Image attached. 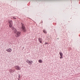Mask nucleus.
I'll list each match as a JSON object with an SVG mask.
<instances>
[{
  "label": "nucleus",
  "mask_w": 80,
  "mask_h": 80,
  "mask_svg": "<svg viewBox=\"0 0 80 80\" xmlns=\"http://www.w3.org/2000/svg\"><path fill=\"white\" fill-rule=\"evenodd\" d=\"M44 44H45V45H46V44H48V43H47V42H45Z\"/></svg>",
  "instance_id": "ddd939ff"
},
{
  "label": "nucleus",
  "mask_w": 80,
  "mask_h": 80,
  "mask_svg": "<svg viewBox=\"0 0 80 80\" xmlns=\"http://www.w3.org/2000/svg\"><path fill=\"white\" fill-rule=\"evenodd\" d=\"M38 62L39 63H42L43 62V61L42 59L38 60Z\"/></svg>",
  "instance_id": "6e6552de"
},
{
  "label": "nucleus",
  "mask_w": 80,
  "mask_h": 80,
  "mask_svg": "<svg viewBox=\"0 0 80 80\" xmlns=\"http://www.w3.org/2000/svg\"><path fill=\"white\" fill-rule=\"evenodd\" d=\"M6 50L8 52H9V53H10L12 51V49L11 48L8 49Z\"/></svg>",
  "instance_id": "423d86ee"
},
{
  "label": "nucleus",
  "mask_w": 80,
  "mask_h": 80,
  "mask_svg": "<svg viewBox=\"0 0 80 80\" xmlns=\"http://www.w3.org/2000/svg\"><path fill=\"white\" fill-rule=\"evenodd\" d=\"M59 54L60 56H61V57H62V56H63V54H62V52H59Z\"/></svg>",
  "instance_id": "1a4fd4ad"
},
{
  "label": "nucleus",
  "mask_w": 80,
  "mask_h": 80,
  "mask_svg": "<svg viewBox=\"0 0 80 80\" xmlns=\"http://www.w3.org/2000/svg\"><path fill=\"white\" fill-rule=\"evenodd\" d=\"M63 58V57H62V56H61V57H60V58Z\"/></svg>",
  "instance_id": "4468645a"
},
{
  "label": "nucleus",
  "mask_w": 80,
  "mask_h": 80,
  "mask_svg": "<svg viewBox=\"0 0 80 80\" xmlns=\"http://www.w3.org/2000/svg\"><path fill=\"white\" fill-rule=\"evenodd\" d=\"M43 32H44V33H47V32H46L45 30H43Z\"/></svg>",
  "instance_id": "9b49d317"
},
{
  "label": "nucleus",
  "mask_w": 80,
  "mask_h": 80,
  "mask_svg": "<svg viewBox=\"0 0 80 80\" xmlns=\"http://www.w3.org/2000/svg\"><path fill=\"white\" fill-rule=\"evenodd\" d=\"M38 41L40 43H42V39L41 38H38Z\"/></svg>",
  "instance_id": "0eeeda50"
},
{
  "label": "nucleus",
  "mask_w": 80,
  "mask_h": 80,
  "mask_svg": "<svg viewBox=\"0 0 80 80\" xmlns=\"http://www.w3.org/2000/svg\"><path fill=\"white\" fill-rule=\"evenodd\" d=\"M18 77H19V78H20L21 77V76H20V75H19Z\"/></svg>",
  "instance_id": "f8f14e48"
},
{
  "label": "nucleus",
  "mask_w": 80,
  "mask_h": 80,
  "mask_svg": "<svg viewBox=\"0 0 80 80\" xmlns=\"http://www.w3.org/2000/svg\"><path fill=\"white\" fill-rule=\"evenodd\" d=\"M8 22L9 23V27H10V28H11V27H12L13 25V22H12V21L9 20L8 21Z\"/></svg>",
  "instance_id": "7ed1b4c3"
},
{
  "label": "nucleus",
  "mask_w": 80,
  "mask_h": 80,
  "mask_svg": "<svg viewBox=\"0 0 80 80\" xmlns=\"http://www.w3.org/2000/svg\"><path fill=\"white\" fill-rule=\"evenodd\" d=\"M11 28L13 29L15 33V36L16 37H18L20 36L21 35V32L20 31H17V30L14 27H12Z\"/></svg>",
  "instance_id": "f257e3e1"
},
{
  "label": "nucleus",
  "mask_w": 80,
  "mask_h": 80,
  "mask_svg": "<svg viewBox=\"0 0 80 80\" xmlns=\"http://www.w3.org/2000/svg\"><path fill=\"white\" fill-rule=\"evenodd\" d=\"M21 30L23 32H26V31H27L26 30V29H25V26H24V25L22 23L21 24Z\"/></svg>",
  "instance_id": "f03ea898"
},
{
  "label": "nucleus",
  "mask_w": 80,
  "mask_h": 80,
  "mask_svg": "<svg viewBox=\"0 0 80 80\" xmlns=\"http://www.w3.org/2000/svg\"><path fill=\"white\" fill-rule=\"evenodd\" d=\"M27 63H28V64L30 65H31L32 64V63H33V61H30L28 60H27Z\"/></svg>",
  "instance_id": "20e7f679"
},
{
  "label": "nucleus",
  "mask_w": 80,
  "mask_h": 80,
  "mask_svg": "<svg viewBox=\"0 0 80 80\" xmlns=\"http://www.w3.org/2000/svg\"><path fill=\"white\" fill-rule=\"evenodd\" d=\"M9 72H10V73H12V72H12V71H13V70H12V69H10L9 70Z\"/></svg>",
  "instance_id": "9d476101"
},
{
  "label": "nucleus",
  "mask_w": 80,
  "mask_h": 80,
  "mask_svg": "<svg viewBox=\"0 0 80 80\" xmlns=\"http://www.w3.org/2000/svg\"><path fill=\"white\" fill-rule=\"evenodd\" d=\"M18 80H20V78H18Z\"/></svg>",
  "instance_id": "2eb2a0df"
},
{
  "label": "nucleus",
  "mask_w": 80,
  "mask_h": 80,
  "mask_svg": "<svg viewBox=\"0 0 80 80\" xmlns=\"http://www.w3.org/2000/svg\"><path fill=\"white\" fill-rule=\"evenodd\" d=\"M15 68L17 70H20L21 69V68H20V67L18 66H16L15 67Z\"/></svg>",
  "instance_id": "39448f33"
}]
</instances>
